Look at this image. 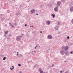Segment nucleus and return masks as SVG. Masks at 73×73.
Wrapping results in <instances>:
<instances>
[{
    "label": "nucleus",
    "mask_w": 73,
    "mask_h": 73,
    "mask_svg": "<svg viewBox=\"0 0 73 73\" xmlns=\"http://www.w3.org/2000/svg\"><path fill=\"white\" fill-rule=\"evenodd\" d=\"M41 68H39V69H38V71H39L40 72L41 71Z\"/></svg>",
    "instance_id": "obj_19"
},
{
    "label": "nucleus",
    "mask_w": 73,
    "mask_h": 73,
    "mask_svg": "<svg viewBox=\"0 0 73 73\" xmlns=\"http://www.w3.org/2000/svg\"><path fill=\"white\" fill-rule=\"evenodd\" d=\"M62 51H64L65 50V47H64V46H62L61 47Z\"/></svg>",
    "instance_id": "obj_4"
},
{
    "label": "nucleus",
    "mask_w": 73,
    "mask_h": 73,
    "mask_svg": "<svg viewBox=\"0 0 73 73\" xmlns=\"http://www.w3.org/2000/svg\"><path fill=\"white\" fill-rule=\"evenodd\" d=\"M65 55H66V56H68V54L67 53H65Z\"/></svg>",
    "instance_id": "obj_37"
},
{
    "label": "nucleus",
    "mask_w": 73,
    "mask_h": 73,
    "mask_svg": "<svg viewBox=\"0 0 73 73\" xmlns=\"http://www.w3.org/2000/svg\"><path fill=\"white\" fill-rule=\"evenodd\" d=\"M36 11V10H35V9H33L31 10V13H34V12H35Z\"/></svg>",
    "instance_id": "obj_9"
},
{
    "label": "nucleus",
    "mask_w": 73,
    "mask_h": 73,
    "mask_svg": "<svg viewBox=\"0 0 73 73\" xmlns=\"http://www.w3.org/2000/svg\"><path fill=\"white\" fill-rule=\"evenodd\" d=\"M30 0H29V1H30Z\"/></svg>",
    "instance_id": "obj_61"
},
{
    "label": "nucleus",
    "mask_w": 73,
    "mask_h": 73,
    "mask_svg": "<svg viewBox=\"0 0 73 73\" xmlns=\"http://www.w3.org/2000/svg\"><path fill=\"white\" fill-rule=\"evenodd\" d=\"M65 53H67V52H65Z\"/></svg>",
    "instance_id": "obj_58"
},
{
    "label": "nucleus",
    "mask_w": 73,
    "mask_h": 73,
    "mask_svg": "<svg viewBox=\"0 0 73 73\" xmlns=\"http://www.w3.org/2000/svg\"><path fill=\"white\" fill-rule=\"evenodd\" d=\"M69 73V72H68V70H67V71L64 72V73Z\"/></svg>",
    "instance_id": "obj_27"
},
{
    "label": "nucleus",
    "mask_w": 73,
    "mask_h": 73,
    "mask_svg": "<svg viewBox=\"0 0 73 73\" xmlns=\"http://www.w3.org/2000/svg\"><path fill=\"white\" fill-rule=\"evenodd\" d=\"M68 48L69 47H68V46H66L65 48V50H68Z\"/></svg>",
    "instance_id": "obj_12"
},
{
    "label": "nucleus",
    "mask_w": 73,
    "mask_h": 73,
    "mask_svg": "<svg viewBox=\"0 0 73 73\" xmlns=\"http://www.w3.org/2000/svg\"><path fill=\"white\" fill-rule=\"evenodd\" d=\"M52 16V17L53 18H54V17H55V14H52L51 15Z\"/></svg>",
    "instance_id": "obj_13"
},
{
    "label": "nucleus",
    "mask_w": 73,
    "mask_h": 73,
    "mask_svg": "<svg viewBox=\"0 0 73 73\" xmlns=\"http://www.w3.org/2000/svg\"><path fill=\"white\" fill-rule=\"evenodd\" d=\"M13 1H15V0H13Z\"/></svg>",
    "instance_id": "obj_56"
},
{
    "label": "nucleus",
    "mask_w": 73,
    "mask_h": 73,
    "mask_svg": "<svg viewBox=\"0 0 73 73\" xmlns=\"http://www.w3.org/2000/svg\"><path fill=\"white\" fill-rule=\"evenodd\" d=\"M50 48L49 47V49H48L49 50H50Z\"/></svg>",
    "instance_id": "obj_40"
},
{
    "label": "nucleus",
    "mask_w": 73,
    "mask_h": 73,
    "mask_svg": "<svg viewBox=\"0 0 73 73\" xmlns=\"http://www.w3.org/2000/svg\"><path fill=\"white\" fill-rule=\"evenodd\" d=\"M1 31V29H0V31Z\"/></svg>",
    "instance_id": "obj_59"
},
{
    "label": "nucleus",
    "mask_w": 73,
    "mask_h": 73,
    "mask_svg": "<svg viewBox=\"0 0 73 73\" xmlns=\"http://www.w3.org/2000/svg\"><path fill=\"white\" fill-rule=\"evenodd\" d=\"M22 36H24V34H22Z\"/></svg>",
    "instance_id": "obj_48"
},
{
    "label": "nucleus",
    "mask_w": 73,
    "mask_h": 73,
    "mask_svg": "<svg viewBox=\"0 0 73 73\" xmlns=\"http://www.w3.org/2000/svg\"><path fill=\"white\" fill-rule=\"evenodd\" d=\"M58 7H55L54 9V11L55 12H57V11L58 10Z\"/></svg>",
    "instance_id": "obj_6"
},
{
    "label": "nucleus",
    "mask_w": 73,
    "mask_h": 73,
    "mask_svg": "<svg viewBox=\"0 0 73 73\" xmlns=\"http://www.w3.org/2000/svg\"><path fill=\"white\" fill-rule=\"evenodd\" d=\"M40 73H44V71H42V70L41 71H40Z\"/></svg>",
    "instance_id": "obj_22"
},
{
    "label": "nucleus",
    "mask_w": 73,
    "mask_h": 73,
    "mask_svg": "<svg viewBox=\"0 0 73 73\" xmlns=\"http://www.w3.org/2000/svg\"><path fill=\"white\" fill-rule=\"evenodd\" d=\"M32 28H33V26H30L31 28H32Z\"/></svg>",
    "instance_id": "obj_46"
},
{
    "label": "nucleus",
    "mask_w": 73,
    "mask_h": 73,
    "mask_svg": "<svg viewBox=\"0 0 73 73\" xmlns=\"http://www.w3.org/2000/svg\"><path fill=\"white\" fill-rule=\"evenodd\" d=\"M62 73V71H60V73Z\"/></svg>",
    "instance_id": "obj_42"
},
{
    "label": "nucleus",
    "mask_w": 73,
    "mask_h": 73,
    "mask_svg": "<svg viewBox=\"0 0 73 73\" xmlns=\"http://www.w3.org/2000/svg\"><path fill=\"white\" fill-rule=\"evenodd\" d=\"M64 62H66V61H64Z\"/></svg>",
    "instance_id": "obj_50"
},
{
    "label": "nucleus",
    "mask_w": 73,
    "mask_h": 73,
    "mask_svg": "<svg viewBox=\"0 0 73 73\" xmlns=\"http://www.w3.org/2000/svg\"><path fill=\"white\" fill-rule=\"evenodd\" d=\"M21 7H22V5H21L19 6L20 8H21Z\"/></svg>",
    "instance_id": "obj_29"
},
{
    "label": "nucleus",
    "mask_w": 73,
    "mask_h": 73,
    "mask_svg": "<svg viewBox=\"0 0 73 73\" xmlns=\"http://www.w3.org/2000/svg\"><path fill=\"white\" fill-rule=\"evenodd\" d=\"M0 56L2 57L3 56V55H2V54H0Z\"/></svg>",
    "instance_id": "obj_39"
},
{
    "label": "nucleus",
    "mask_w": 73,
    "mask_h": 73,
    "mask_svg": "<svg viewBox=\"0 0 73 73\" xmlns=\"http://www.w3.org/2000/svg\"><path fill=\"white\" fill-rule=\"evenodd\" d=\"M9 37H11V34H9Z\"/></svg>",
    "instance_id": "obj_28"
},
{
    "label": "nucleus",
    "mask_w": 73,
    "mask_h": 73,
    "mask_svg": "<svg viewBox=\"0 0 73 73\" xmlns=\"http://www.w3.org/2000/svg\"><path fill=\"white\" fill-rule=\"evenodd\" d=\"M55 28L56 30H58V26L55 27Z\"/></svg>",
    "instance_id": "obj_15"
},
{
    "label": "nucleus",
    "mask_w": 73,
    "mask_h": 73,
    "mask_svg": "<svg viewBox=\"0 0 73 73\" xmlns=\"http://www.w3.org/2000/svg\"><path fill=\"white\" fill-rule=\"evenodd\" d=\"M9 26L10 27H12V28H15V26H14V25H9Z\"/></svg>",
    "instance_id": "obj_14"
},
{
    "label": "nucleus",
    "mask_w": 73,
    "mask_h": 73,
    "mask_svg": "<svg viewBox=\"0 0 73 73\" xmlns=\"http://www.w3.org/2000/svg\"><path fill=\"white\" fill-rule=\"evenodd\" d=\"M57 7H59L61 3V1H59L57 2Z\"/></svg>",
    "instance_id": "obj_2"
},
{
    "label": "nucleus",
    "mask_w": 73,
    "mask_h": 73,
    "mask_svg": "<svg viewBox=\"0 0 73 73\" xmlns=\"http://www.w3.org/2000/svg\"><path fill=\"white\" fill-rule=\"evenodd\" d=\"M46 24L47 25H49L50 24V21H48L46 22Z\"/></svg>",
    "instance_id": "obj_5"
},
{
    "label": "nucleus",
    "mask_w": 73,
    "mask_h": 73,
    "mask_svg": "<svg viewBox=\"0 0 73 73\" xmlns=\"http://www.w3.org/2000/svg\"><path fill=\"white\" fill-rule=\"evenodd\" d=\"M17 31H18V29H16Z\"/></svg>",
    "instance_id": "obj_55"
},
{
    "label": "nucleus",
    "mask_w": 73,
    "mask_h": 73,
    "mask_svg": "<svg viewBox=\"0 0 73 73\" xmlns=\"http://www.w3.org/2000/svg\"><path fill=\"white\" fill-rule=\"evenodd\" d=\"M0 15H1V16H3V14H1Z\"/></svg>",
    "instance_id": "obj_47"
},
{
    "label": "nucleus",
    "mask_w": 73,
    "mask_h": 73,
    "mask_svg": "<svg viewBox=\"0 0 73 73\" xmlns=\"http://www.w3.org/2000/svg\"><path fill=\"white\" fill-rule=\"evenodd\" d=\"M61 1L62 3H65V0H62Z\"/></svg>",
    "instance_id": "obj_20"
},
{
    "label": "nucleus",
    "mask_w": 73,
    "mask_h": 73,
    "mask_svg": "<svg viewBox=\"0 0 73 73\" xmlns=\"http://www.w3.org/2000/svg\"><path fill=\"white\" fill-rule=\"evenodd\" d=\"M71 54H73V51H72L70 52Z\"/></svg>",
    "instance_id": "obj_35"
},
{
    "label": "nucleus",
    "mask_w": 73,
    "mask_h": 73,
    "mask_svg": "<svg viewBox=\"0 0 73 73\" xmlns=\"http://www.w3.org/2000/svg\"><path fill=\"white\" fill-rule=\"evenodd\" d=\"M37 46H35V47H37Z\"/></svg>",
    "instance_id": "obj_57"
},
{
    "label": "nucleus",
    "mask_w": 73,
    "mask_h": 73,
    "mask_svg": "<svg viewBox=\"0 0 73 73\" xmlns=\"http://www.w3.org/2000/svg\"><path fill=\"white\" fill-rule=\"evenodd\" d=\"M34 48H35V49H36V47H35Z\"/></svg>",
    "instance_id": "obj_52"
},
{
    "label": "nucleus",
    "mask_w": 73,
    "mask_h": 73,
    "mask_svg": "<svg viewBox=\"0 0 73 73\" xmlns=\"http://www.w3.org/2000/svg\"><path fill=\"white\" fill-rule=\"evenodd\" d=\"M61 25V23H60V21H59L58 23L57 24V25Z\"/></svg>",
    "instance_id": "obj_16"
},
{
    "label": "nucleus",
    "mask_w": 73,
    "mask_h": 73,
    "mask_svg": "<svg viewBox=\"0 0 73 73\" xmlns=\"http://www.w3.org/2000/svg\"><path fill=\"white\" fill-rule=\"evenodd\" d=\"M48 39V40H50V39H52V35H48V38H47Z\"/></svg>",
    "instance_id": "obj_3"
},
{
    "label": "nucleus",
    "mask_w": 73,
    "mask_h": 73,
    "mask_svg": "<svg viewBox=\"0 0 73 73\" xmlns=\"http://www.w3.org/2000/svg\"><path fill=\"white\" fill-rule=\"evenodd\" d=\"M44 7V6H40V8H43V7Z\"/></svg>",
    "instance_id": "obj_23"
},
{
    "label": "nucleus",
    "mask_w": 73,
    "mask_h": 73,
    "mask_svg": "<svg viewBox=\"0 0 73 73\" xmlns=\"http://www.w3.org/2000/svg\"><path fill=\"white\" fill-rule=\"evenodd\" d=\"M19 73H22V71H20L19 72Z\"/></svg>",
    "instance_id": "obj_44"
},
{
    "label": "nucleus",
    "mask_w": 73,
    "mask_h": 73,
    "mask_svg": "<svg viewBox=\"0 0 73 73\" xmlns=\"http://www.w3.org/2000/svg\"><path fill=\"white\" fill-rule=\"evenodd\" d=\"M36 67V65H35L34 66V68H35Z\"/></svg>",
    "instance_id": "obj_33"
},
{
    "label": "nucleus",
    "mask_w": 73,
    "mask_h": 73,
    "mask_svg": "<svg viewBox=\"0 0 73 73\" xmlns=\"http://www.w3.org/2000/svg\"><path fill=\"white\" fill-rule=\"evenodd\" d=\"M40 13L41 12V11H40Z\"/></svg>",
    "instance_id": "obj_53"
},
{
    "label": "nucleus",
    "mask_w": 73,
    "mask_h": 73,
    "mask_svg": "<svg viewBox=\"0 0 73 73\" xmlns=\"http://www.w3.org/2000/svg\"><path fill=\"white\" fill-rule=\"evenodd\" d=\"M6 35L5 34L3 36H4V37H7V36H6Z\"/></svg>",
    "instance_id": "obj_30"
},
{
    "label": "nucleus",
    "mask_w": 73,
    "mask_h": 73,
    "mask_svg": "<svg viewBox=\"0 0 73 73\" xmlns=\"http://www.w3.org/2000/svg\"><path fill=\"white\" fill-rule=\"evenodd\" d=\"M6 58L5 57H4L3 58V60H5V59Z\"/></svg>",
    "instance_id": "obj_21"
},
{
    "label": "nucleus",
    "mask_w": 73,
    "mask_h": 73,
    "mask_svg": "<svg viewBox=\"0 0 73 73\" xmlns=\"http://www.w3.org/2000/svg\"><path fill=\"white\" fill-rule=\"evenodd\" d=\"M34 0H33V1H34Z\"/></svg>",
    "instance_id": "obj_60"
},
{
    "label": "nucleus",
    "mask_w": 73,
    "mask_h": 73,
    "mask_svg": "<svg viewBox=\"0 0 73 73\" xmlns=\"http://www.w3.org/2000/svg\"><path fill=\"white\" fill-rule=\"evenodd\" d=\"M16 40L17 41H20V40H21V36H19L16 38Z\"/></svg>",
    "instance_id": "obj_1"
},
{
    "label": "nucleus",
    "mask_w": 73,
    "mask_h": 73,
    "mask_svg": "<svg viewBox=\"0 0 73 73\" xmlns=\"http://www.w3.org/2000/svg\"><path fill=\"white\" fill-rule=\"evenodd\" d=\"M18 53H19V52H17V55H19V54Z\"/></svg>",
    "instance_id": "obj_41"
},
{
    "label": "nucleus",
    "mask_w": 73,
    "mask_h": 73,
    "mask_svg": "<svg viewBox=\"0 0 73 73\" xmlns=\"http://www.w3.org/2000/svg\"><path fill=\"white\" fill-rule=\"evenodd\" d=\"M1 21H4V20L5 19V18H4V17H1Z\"/></svg>",
    "instance_id": "obj_8"
},
{
    "label": "nucleus",
    "mask_w": 73,
    "mask_h": 73,
    "mask_svg": "<svg viewBox=\"0 0 73 73\" xmlns=\"http://www.w3.org/2000/svg\"><path fill=\"white\" fill-rule=\"evenodd\" d=\"M71 23L73 24V19L71 20Z\"/></svg>",
    "instance_id": "obj_24"
},
{
    "label": "nucleus",
    "mask_w": 73,
    "mask_h": 73,
    "mask_svg": "<svg viewBox=\"0 0 73 73\" xmlns=\"http://www.w3.org/2000/svg\"><path fill=\"white\" fill-rule=\"evenodd\" d=\"M36 15H38V14H36Z\"/></svg>",
    "instance_id": "obj_43"
},
{
    "label": "nucleus",
    "mask_w": 73,
    "mask_h": 73,
    "mask_svg": "<svg viewBox=\"0 0 73 73\" xmlns=\"http://www.w3.org/2000/svg\"><path fill=\"white\" fill-rule=\"evenodd\" d=\"M21 14L19 13H17L15 15H16V16H19V15H20Z\"/></svg>",
    "instance_id": "obj_11"
},
{
    "label": "nucleus",
    "mask_w": 73,
    "mask_h": 73,
    "mask_svg": "<svg viewBox=\"0 0 73 73\" xmlns=\"http://www.w3.org/2000/svg\"><path fill=\"white\" fill-rule=\"evenodd\" d=\"M27 24H25V26L27 27Z\"/></svg>",
    "instance_id": "obj_45"
},
{
    "label": "nucleus",
    "mask_w": 73,
    "mask_h": 73,
    "mask_svg": "<svg viewBox=\"0 0 73 73\" xmlns=\"http://www.w3.org/2000/svg\"><path fill=\"white\" fill-rule=\"evenodd\" d=\"M18 66H21V64H18Z\"/></svg>",
    "instance_id": "obj_25"
},
{
    "label": "nucleus",
    "mask_w": 73,
    "mask_h": 73,
    "mask_svg": "<svg viewBox=\"0 0 73 73\" xmlns=\"http://www.w3.org/2000/svg\"><path fill=\"white\" fill-rule=\"evenodd\" d=\"M54 66V65L52 64V65L51 67H53V66Z\"/></svg>",
    "instance_id": "obj_38"
},
{
    "label": "nucleus",
    "mask_w": 73,
    "mask_h": 73,
    "mask_svg": "<svg viewBox=\"0 0 73 73\" xmlns=\"http://www.w3.org/2000/svg\"><path fill=\"white\" fill-rule=\"evenodd\" d=\"M12 67H13V68H10V69L11 70H13V69H14V66H12Z\"/></svg>",
    "instance_id": "obj_17"
},
{
    "label": "nucleus",
    "mask_w": 73,
    "mask_h": 73,
    "mask_svg": "<svg viewBox=\"0 0 73 73\" xmlns=\"http://www.w3.org/2000/svg\"><path fill=\"white\" fill-rule=\"evenodd\" d=\"M33 33H35V32H33Z\"/></svg>",
    "instance_id": "obj_51"
},
{
    "label": "nucleus",
    "mask_w": 73,
    "mask_h": 73,
    "mask_svg": "<svg viewBox=\"0 0 73 73\" xmlns=\"http://www.w3.org/2000/svg\"><path fill=\"white\" fill-rule=\"evenodd\" d=\"M70 12H73V6H72L70 8Z\"/></svg>",
    "instance_id": "obj_10"
},
{
    "label": "nucleus",
    "mask_w": 73,
    "mask_h": 73,
    "mask_svg": "<svg viewBox=\"0 0 73 73\" xmlns=\"http://www.w3.org/2000/svg\"><path fill=\"white\" fill-rule=\"evenodd\" d=\"M64 51H61L60 52V53L61 54H62V55H64Z\"/></svg>",
    "instance_id": "obj_7"
},
{
    "label": "nucleus",
    "mask_w": 73,
    "mask_h": 73,
    "mask_svg": "<svg viewBox=\"0 0 73 73\" xmlns=\"http://www.w3.org/2000/svg\"><path fill=\"white\" fill-rule=\"evenodd\" d=\"M14 25L15 26H17V23H14Z\"/></svg>",
    "instance_id": "obj_26"
},
{
    "label": "nucleus",
    "mask_w": 73,
    "mask_h": 73,
    "mask_svg": "<svg viewBox=\"0 0 73 73\" xmlns=\"http://www.w3.org/2000/svg\"><path fill=\"white\" fill-rule=\"evenodd\" d=\"M8 32H9L8 31H7L5 32V35H7V33H8Z\"/></svg>",
    "instance_id": "obj_18"
},
{
    "label": "nucleus",
    "mask_w": 73,
    "mask_h": 73,
    "mask_svg": "<svg viewBox=\"0 0 73 73\" xmlns=\"http://www.w3.org/2000/svg\"><path fill=\"white\" fill-rule=\"evenodd\" d=\"M9 24H10L9 25H12V24L11 23L9 22Z\"/></svg>",
    "instance_id": "obj_36"
},
{
    "label": "nucleus",
    "mask_w": 73,
    "mask_h": 73,
    "mask_svg": "<svg viewBox=\"0 0 73 73\" xmlns=\"http://www.w3.org/2000/svg\"><path fill=\"white\" fill-rule=\"evenodd\" d=\"M32 52H34L35 53H36V50H34V51H32Z\"/></svg>",
    "instance_id": "obj_31"
},
{
    "label": "nucleus",
    "mask_w": 73,
    "mask_h": 73,
    "mask_svg": "<svg viewBox=\"0 0 73 73\" xmlns=\"http://www.w3.org/2000/svg\"><path fill=\"white\" fill-rule=\"evenodd\" d=\"M40 33H42V31H40Z\"/></svg>",
    "instance_id": "obj_54"
},
{
    "label": "nucleus",
    "mask_w": 73,
    "mask_h": 73,
    "mask_svg": "<svg viewBox=\"0 0 73 73\" xmlns=\"http://www.w3.org/2000/svg\"><path fill=\"white\" fill-rule=\"evenodd\" d=\"M64 70H63V71H62V72H64Z\"/></svg>",
    "instance_id": "obj_49"
},
{
    "label": "nucleus",
    "mask_w": 73,
    "mask_h": 73,
    "mask_svg": "<svg viewBox=\"0 0 73 73\" xmlns=\"http://www.w3.org/2000/svg\"><path fill=\"white\" fill-rule=\"evenodd\" d=\"M69 38H70V37H69V36H67V39H69Z\"/></svg>",
    "instance_id": "obj_34"
},
{
    "label": "nucleus",
    "mask_w": 73,
    "mask_h": 73,
    "mask_svg": "<svg viewBox=\"0 0 73 73\" xmlns=\"http://www.w3.org/2000/svg\"><path fill=\"white\" fill-rule=\"evenodd\" d=\"M46 53H48L49 52V51H48V50H46Z\"/></svg>",
    "instance_id": "obj_32"
}]
</instances>
